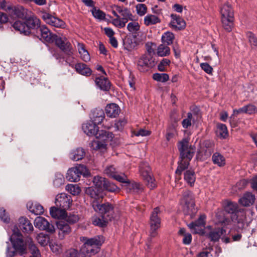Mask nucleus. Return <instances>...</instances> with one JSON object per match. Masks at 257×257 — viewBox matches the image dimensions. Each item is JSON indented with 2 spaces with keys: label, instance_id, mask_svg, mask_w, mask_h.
<instances>
[{
  "label": "nucleus",
  "instance_id": "f257e3e1",
  "mask_svg": "<svg viewBox=\"0 0 257 257\" xmlns=\"http://www.w3.org/2000/svg\"><path fill=\"white\" fill-rule=\"evenodd\" d=\"M178 148L180 152V162L176 170V174L180 175L186 169L192 159L196 148L194 145H189L188 140L184 139L178 143Z\"/></svg>",
  "mask_w": 257,
  "mask_h": 257
},
{
  "label": "nucleus",
  "instance_id": "f03ea898",
  "mask_svg": "<svg viewBox=\"0 0 257 257\" xmlns=\"http://www.w3.org/2000/svg\"><path fill=\"white\" fill-rule=\"evenodd\" d=\"M102 236H96L92 238L85 236L80 237V240L83 242L80 252L83 257H91L99 252L102 243Z\"/></svg>",
  "mask_w": 257,
  "mask_h": 257
},
{
  "label": "nucleus",
  "instance_id": "7ed1b4c3",
  "mask_svg": "<svg viewBox=\"0 0 257 257\" xmlns=\"http://www.w3.org/2000/svg\"><path fill=\"white\" fill-rule=\"evenodd\" d=\"M10 240L13 246H8L6 250L7 257H13L17 252L20 254L24 253L26 250V246L23 239V235L18 227L15 225L13 229V233L10 237Z\"/></svg>",
  "mask_w": 257,
  "mask_h": 257
},
{
  "label": "nucleus",
  "instance_id": "20e7f679",
  "mask_svg": "<svg viewBox=\"0 0 257 257\" xmlns=\"http://www.w3.org/2000/svg\"><path fill=\"white\" fill-rule=\"evenodd\" d=\"M111 13L116 18L113 19L111 23L115 27L123 28L128 20H134V16L127 8L114 5L111 7Z\"/></svg>",
  "mask_w": 257,
  "mask_h": 257
},
{
  "label": "nucleus",
  "instance_id": "39448f33",
  "mask_svg": "<svg viewBox=\"0 0 257 257\" xmlns=\"http://www.w3.org/2000/svg\"><path fill=\"white\" fill-rule=\"evenodd\" d=\"M25 21H16L12 26L13 28L23 34L25 35H29L31 33L32 30H38L41 26L40 20L34 15H28Z\"/></svg>",
  "mask_w": 257,
  "mask_h": 257
},
{
  "label": "nucleus",
  "instance_id": "423d86ee",
  "mask_svg": "<svg viewBox=\"0 0 257 257\" xmlns=\"http://www.w3.org/2000/svg\"><path fill=\"white\" fill-rule=\"evenodd\" d=\"M221 21L224 29L228 32L231 31L233 26L234 14L230 5H224L220 9Z\"/></svg>",
  "mask_w": 257,
  "mask_h": 257
},
{
  "label": "nucleus",
  "instance_id": "0eeeda50",
  "mask_svg": "<svg viewBox=\"0 0 257 257\" xmlns=\"http://www.w3.org/2000/svg\"><path fill=\"white\" fill-rule=\"evenodd\" d=\"M161 213L159 207L155 208L151 212L149 224L150 226V236L148 238V242H151L152 238L157 236L158 235V230L161 227V219L159 215Z\"/></svg>",
  "mask_w": 257,
  "mask_h": 257
},
{
  "label": "nucleus",
  "instance_id": "6e6552de",
  "mask_svg": "<svg viewBox=\"0 0 257 257\" xmlns=\"http://www.w3.org/2000/svg\"><path fill=\"white\" fill-rule=\"evenodd\" d=\"M88 174V170L86 166L79 165L68 170L66 178L69 181L76 182L80 180L81 175L85 176Z\"/></svg>",
  "mask_w": 257,
  "mask_h": 257
},
{
  "label": "nucleus",
  "instance_id": "1a4fd4ad",
  "mask_svg": "<svg viewBox=\"0 0 257 257\" xmlns=\"http://www.w3.org/2000/svg\"><path fill=\"white\" fill-rule=\"evenodd\" d=\"M140 172L147 186L151 189L156 187L155 179L152 177L151 169L147 162H143L140 165Z\"/></svg>",
  "mask_w": 257,
  "mask_h": 257
},
{
  "label": "nucleus",
  "instance_id": "9d476101",
  "mask_svg": "<svg viewBox=\"0 0 257 257\" xmlns=\"http://www.w3.org/2000/svg\"><path fill=\"white\" fill-rule=\"evenodd\" d=\"M92 207L96 212L111 220L113 218V207L109 203L99 204L97 201L92 202Z\"/></svg>",
  "mask_w": 257,
  "mask_h": 257
},
{
  "label": "nucleus",
  "instance_id": "9b49d317",
  "mask_svg": "<svg viewBox=\"0 0 257 257\" xmlns=\"http://www.w3.org/2000/svg\"><path fill=\"white\" fill-rule=\"evenodd\" d=\"M182 201L185 203L187 210L186 214L192 217L197 211L195 207L194 196L193 193L189 190L184 191Z\"/></svg>",
  "mask_w": 257,
  "mask_h": 257
},
{
  "label": "nucleus",
  "instance_id": "f8f14e48",
  "mask_svg": "<svg viewBox=\"0 0 257 257\" xmlns=\"http://www.w3.org/2000/svg\"><path fill=\"white\" fill-rule=\"evenodd\" d=\"M156 64L155 57L143 55L138 60L137 67L140 71L145 72L155 66Z\"/></svg>",
  "mask_w": 257,
  "mask_h": 257
},
{
  "label": "nucleus",
  "instance_id": "ddd939ff",
  "mask_svg": "<svg viewBox=\"0 0 257 257\" xmlns=\"http://www.w3.org/2000/svg\"><path fill=\"white\" fill-rule=\"evenodd\" d=\"M206 216L201 215L199 218L188 224V226L193 233L203 234L205 225Z\"/></svg>",
  "mask_w": 257,
  "mask_h": 257
},
{
  "label": "nucleus",
  "instance_id": "4468645a",
  "mask_svg": "<svg viewBox=\"0 0 257 257\" xmlns=\"http://www.w3.org/2000/svg\"><path fill=\"white\" fill-rule=\"evenodd\" d=\"M34 224L36 228H39L40 230H46L50 233H53L55 231V228L53 225L50 223L43 217H37L34 221Z\"/></svg>",
  "mask_w": 257,
  "mask_h": 257
},
{
  "label": "nucleus",
  "instance_id": "2eb2a0df",
  "mask_svg": "<svg viewBox=\"0 0 257 257\" xmlns=\"http://www.w3.org/2000/svg\"><path fill=\"white\" fill-rule=\"evenodd\" d=\"M72 203V199L70 195L65 193L58 194L55 198V204L57 207L68 209Z\"/></svg>",
  "mask_w": 257,
  "mask_h": 257
},
{
  "label": "nucleus",
  "instance_id": "dca6fc26",
  "mask_svg": "<svg viewBox=\"0 0 257 257\" xmlns=\"http://www.w3.org/2000/svg\"><path fill=\"white\" fill-rule=\"evenodd\" d=\"M56 226L58 231V238L60 240L64 239L67 236L69 235L72 229L67 222L60 220L57 222Z\"/></svg>",
  "mask_w": 257,
  "mask_h": 257
},
{
  "label": "nucleus",
  "instance_id": "f3484780",
  "mask_svg": "<svg viewBox=\"0 0 257 257\" xmlns=\"http://www.w3.org/2000/svg\"><path fill=\"white\" fill-rule=\"evenodd\" d=\"M42 19L47 24L53 27L59 28L65 27L66 24L63 20L54 17L49 13H44L42 15Z\"/></svg>",
  "mask_w": 257,
  "mask_h": 257
},
{
  "label": "nucleus",
  "instance_id": "a211bd4d",
  "mask_svg": "<svg viewBox=\"0 0 257 257\" xmlns=\"http://www.w3.org/2000/svg\"><path fill=\"white\" fill-rule=\"evenodd\" d=\"M123 183L125 184L124 188L127 193L139 194L144 190L143 185L139 182H131L127 178L126 181Z\"/></svg>",
  "mask_w": 257,
  "mask_h": 257
},
{
  "label": "nucleus",
  "instance_id": "6ab92c4d",
  "mask_svg": "<svg viewBox=\"0 0 257 257\" xmlns=\"http://www.w3.org/2000/svg\"><path fill=\"white\" fill-rule=\"evenodd\" d=\"M105 174L119 182L126 181L127 176L124 173H118L113 166H107L105 169Z\"/></svg>",
  "mask_w": 257,
  "mask_h": 257
},
{
  "label": "nucleus",
  "instance_id": "aec40b11",
  "mask_svg": "<svg viewBox=\"0 0 257 257\" xmlns=\"http://www.w3.org/2000/svg\"><path fill=\"white\" fill-rule=\"evenodd\" d=\"M54 41L56 45L66 55H71L73 54L72 46L69 42L64 40L62 38H59L57 36L55 38Z\"/></svg>",
  "mask_w": 257,
  "mask_h": 257
},
{
  "label": "nucleus",
  "instance_id": "412c9836",
  "mask_svg": "<svg viewBox=\"0 0 257 257\" xmlns=\"http://www.w3.org/2000/svg\"><path fill=\"white\" fill-rule=\"evenodd\" d=\"M28 10L23 6L18 5L12 6V10L9 13L10 15L13 17L24 20L28 15Z\"/></svg>",
  "mask_w": 257,
  "mask_h": 257
},
{
  "label": "nucleus",
  "instance_id": "4be33fe9",
  "mask_svg": "<svg viewBox=\"0 0 257 257\" xmlns=\"http://www.w3.org/2000/svg\"><path fill=\"white\" fill-rule=\"evenodd\" d=\"M38 30L40 32L42 39L47 42H53L55 38L57 37L56 34H52L49 29L44 25L40 26Z\"/></svg>",
  "mask_w": 257,
  "mask_h": 257
},
{
  "label": "nucleus",
  "instance_id": "5701e85b",
  "mask_svg": "<svg viewBox=\"0 0 257 257\" xmlns=\"http://www.w3.org/2000/svg\"><path fill=\"white\" fill-rule=\"evenodd\" d=\"M82 130L85 134L88 136H96L98 131V127L97 125L93 123L92 121H90L82 124Z\"/></svg>",
  "mask_w": 257,
  "mask_h": 257
},
{
  "label": "nucleus",
  "instance_id": "b1692460",
  "mask_svg": "<svg viewBox=\"0 0 257 257\" xmlns=\"http://www.w3.org/2000/svg\"><path fill=\"white\" fill-rule=\"evenodd\" d=\"M19 227L24 232L31 233L34 230V227L31 221L26 217H21L19 219Z\"/></svg>",
  "mask_w": 257,
  "mask_h": 257
},
{
  "label": "nucleus",
  "instance_id": "393cba45",
  "mask_svg": "<svg viewBox=\"0 0 257 257\" xmlns=\"http://www.w3.org/2000/svg\"><path fill=\"white\" fill-rule=\"evenodd\" d=\"M172 20L170 25L172 28L176 30H181L185 28L186 23L180 16L176 14H171Z\"/></svg>",
  "mask_w": 257,
  "mask_h": 257
},
{
  "label": "nucleus",
  "instance_id": "a878e982",
  "mask_svg": "<svg viewBox=\"0 0 257 257\" xmlns=\"http://www.w3.org/2000/svg\"><path fill=\"white\" fill-rule=\"evenodd\" d=\"M97 88L103 91H108L110 89L111 83L109 80L105 77H98L95 79Z\"/></svg>",
  "mask_w": 257,
  "mask_h": 257
},
{
  "label": "nucleus",
  "instance_id": "bb28decb",
  "mask_svg": "<svg viewBox=\"0 0 257 257\" xmlns=\"http://www.w3.org/2000/svg\"><path fill=\"white\" fill-rule=\"evenodd\" d=\"M120 112L119 106L115 103L107 104L105 107V113L109 117L115 118L118 115Z\"/></svg>",
  "mask_w": 257,
  "mask_h": 257
},
{
  "label": "nucleus",
  "instance_id": "cd10ccee",
  "mask_svg": "<svg viewBox=\"0 0 257 257\" xmlns=\"http://www.w3.org/2000/svg\"><path fill=\"white\" fill-rule=\"evenodd\" d=\"M75 71L79 74L88 77L92 74V70L89 67L83 63H77L75 65Z\"/></svg>",
  "mask_w": 257,
  "mask_h": 257
},
{
  "label": "nucleus",
  "instance_id": "c85d7f7f",
  "mask_svg": "<svg viewBox=\"0 0 257 257\" xmlns=\"http://www.w3.org/2000/svg\"><path fill=\"white\" fill-rule=\"evenodd\" d=\"M226 234V230L223 228H217L210 231L207 234V236L211 241H217L221 236Z\"/></svg>",
  "mask_w": 257,
  "mask_h": 257
},
{
  "label": "nucleus",
  "instance_id": "c756f323",
  "mask_svg": "<svg viewBox=\"0 0 257 257\" xmlns=\"http://www.w3.org/2000/svg\"><path fill=\"white\" fill-rule=\"evenodd\" d=\"M255 199L254 195L250 192H246L239 199V202L242 206L247 207L253 204Z\"/></svg>",
  "mask_w": 257,
  "mask_h": 257
},
{
  "label": "nucleus",
  "instance_id": "7c9ffc66",
  "mask_svg": "<svg viewBox=\"0 0 257 257\" xmlns=\"http://www.w3.org/2000/svg\"><path fill=\"white\" fill-rule=\"evenodd\" d=\"M231 218L233 221L237 223L243 224L246 220V210L243 208H240L233 215Z\"/></svg>",
  "mask_w": 257,
  "mask_h": 257
},
{
  "label": "nucleus",
  "instance_id": "2f4dec72",
  "mask_svg": "<svg viewBox=\"0 0 257 257\" xmlns=\"http://www.w3.org/2000/svg\"><path fill=\"white\" fill-rule=\"evenodd\" d=\"M29 210L35 215H41L44 212L43 207L37 202H29L27 204Z\"/></svg>",
  "mask_w": 257,
  "mask_h": 257
},
{
  "label": "nucleus",
  "instance_id": "473e14b6",
  "mask_svg": "<svg viewBox=\"0 0 257 257\" xmlns=\"http://www.w3.org/2000/svg\"><path fill=\"white\" fill-rule=\"evenodd\" d=\"M51 216L56 219H64L66 215V209L59 207H52L50 209Z\"/></svg>",
  "mask_w": 257,
  "mask_h": 257
},
{
  "label": "nucleus",
  "instance_id": "72a5a7b5",
  "mask_svg": "<svg viewBox=\"0 0 257 257\" xmlns=\"http://www.w3.org/2000/svg\"><path fill=\"white\" fill-rule=\"evenodd\" d=\"M105 117L104 112L102 109H96L92 113L91 119L96 125L101 123Z\"/></svg>",
  "mask_w": 257,
  "mask_h": 257
},
{
  "label": "nucleus",
  "instance_id": "f704fd0d",
  "mask_svg": "<svg viewBox=\"0 0 257 257\" xmlns=\"http://www.w3.org/2000/svg\"><path fill=\"white\" fill-rule=\"evenodd\" d=\"M224 208L226 212L231 214V215H234L239 209L236 203L228 200L224 202Z\"/></svg>",
  "mask_w": 257,
  "mask_h": 257
},
{
  "label": "nucleus",
  "instance_id": "c9c22d12",
  "mask_svg": "<svg viewBox=\"0 0 257 257\" xmlns=\"http://www.w3.org/2000/svg\"><path fill=\"white\" fill-rule=\"evenodd\" d=\"M137 42L131 37L125 38L123 41V49L128 52H131L136 47Z\"/></svg>",
  "mask_w": 257,
  "mask_h": 257
},
{
  "label": "nucleus",
  "instance_id": "e433bc0d",
  "mask_svg": "<svg viewBox=\"0 0 257 257\" xmlns=\"http://www.w3.org/2000/svg\"><path fill=\"white\" fill-rule=\"evenodd\" d=\"M184 179L190 186H193L196 180L195 172L192 170H187L184 173Z\"/></svg>",
  "mask_w": 257,
  "mask_h": 257
},
{
  "label": "nucleus",
  "instance_id": "4c0bfd02",
  "mask_svg": "<svg viewBox=\"0 0 257 257\" xmlns=\"http://www.w3.org/2000/svg\"><path fill=\"white\" fill-rule=\"evenodd\" d=\"M77 48L81 59L84 62H89L90 60V55L85 49L84 45L83 43H78Z\"/></svg>",
  "mask_w": 257,
  "mask_h": 257
},
{
  "label": "nucleus",
  "instance_id": "58836bf2",
  "mask_svg": "<svg viewBox=\"0 0 257 257\" xmlns=\"http://www.w3.org/2000/svg\"><path fill=\"white\" fill-rule=\"evenodd\" d=\"M216 135L221 139H226L228 136V132L227 126L225 124L218 123L217 124Z\"/></svg>",
  "mask_w": 257,
  "mask_h": 257
},
{
  "label": "nucleus",
  "instance_id": "ea45409f",
  "mask_svg": "<svg viewBox=\"0 0 257 257\" xmlns=\"http://www.w3.org/2000/svg\"><path fill=\"white\" fill-rule=\"evenodd\" d=\"M85 155V152L83 148H79L73 150L70 153V158L72 160L77 161L83 159Z\"/></svg>",
  "mask_w": 257,
  "mask_h": 257
},
{
  "label": "nucleus",
  "instance_id": "a19ab883",
  "mask_svg": "<svg viewBox=\"0 0 257 257\" xmlns=\"http://www.w3.org/2000/svg\"><path fill=\"white\" fill-rule=\"evenodd\" d=\"M27 243L29 249L32 253L33 257H40V252L36 244L33 241L32 238H28Z\"/></svg>",
  "mask_w": 257,
  "mask_h": 257
},
{
  "label": "nucleus",
  "instance_id": "79ce46f5",
  "mask_svg": "<svg viewBox=\"0 0 257 257\" xmlns=\"http://www.w3.org/2000/svg\"><path fill=\"white\" fill-rule=\"evenodd\" d=\"M236 111L237 113H245L252 114L257 112V107L254 105L249 104L236 110Z\"/></svg>",
  "mask_w": 257,
  "mask_h": 257
},
{
  "label": "nucleus",
  "instance_id": "37998d69",
  "mask_svg": "<svg viewBox=\"0 0 257 257\" xmlns=\"http://www.w3.org/2000/svg\"><path fill=\"white\" fill-rule=\"evenodd\" d=\"M108 220L106 217L102 215L101 217L95 216L92 218V222L93 225L102 227L107 225Z\"/></svg>",
  "mask_w": 257,
  "mask_h": 257
},
{
  "label": "nucleus",
  "instance_id": "c03bdc74",
  "mask_svg": "<svg viewBox=\"0 0 257 257\" xmlns=\"http://www.w3.org/2000/svg\"><path fill=\"white\" fill-rule=\"evenodd\" d=\"M212 160L214 164L219 167H223L225 165V159L219 153L216 152L214 153L212 157Z\"/></svg>",
  "mask_w": 257,
  "mask_h": 257
},
{
  "label": "nucleus",
  "instance_id": "a18cd8bd",
  "mask_svg": "<svg viewBox=\"0 0 257 257\" xmlns=\"http://www.w3.org/2000/svg\"><path fill=\"white\" fill-rule=\"evenodd\" d=\"M205 146L206 149L204 150V154L202 155L201 159L202 160H206L208 158L213 152V144L209 141H206L205 142Z\"/></svg>",
  "mask_w": 257,
  "mask_h": 257
},
{
  "label": "nucleus",
  "instance_id": "49530a36",
  "mask_svg": "<svg viewBox=\"0 0 257 257\" xmlns=\"http://www.w3.org/2000/svg\"><path fill=\"white\" fill-rule=\"evenodd\" d=\"M160 22L159 18L153 15H148L144 18V24L146 26L155 25Z\"/></svg>",
  "mask_w": 257,
  "mask_h": 257
},
{
  "label": "nucleus",
  "instance_id": "de8ad7c7",
  "mask_svg": "<svg viewBox=\"0 0 257 257\" xmlns=\"http://www.w3.org/2000/svg\"><path fill=\"white\" fill-rule=\"evenodd\" d=\"M157 55L160 57L168 56L170 54V49L168 45L160 44L157 48Z\"/></svg>",
  "mask_w": 257,
  "mask_h": 257
},
{
  "label": "nucleus",
  "instance_id": "09e8293b",
  "mask_svg": "<svg viewBox=\"0 0 257 257\" xmlns=\"http://www.w3.org/2000/svg\"><path fill=\"white\" fill-rule=\"evenodd\" d=\"M174 39V35L170 32H165L161 38L163 44H166L167 45H170L172 44L173 40Z\"/></svg>",
  "mask_w": 257,
  "mask_h": 257
},
{
  "label": "nucleus",
  "instance_id": "8fccbe9b",
  "mask_svg": "<svg viewBox=\"0 0 257 257\" xmlns=\"http://www.w3.org/2000/svg\"><path fill=\"white\" fill-rule=\"evenodd\" d=\"M177 131L173 125L168 127L167 129L166 138L167 141H170L171 139L177 136Z\"/></svg>",
  "mask_w": 257,
  "mask_h": 257
},
{
  "label": "nucleus",
  "instance_id": "3c124183",
  "mask_svg": "<svg viewBox=\"0 0 257 257\" xmlns=\"http://www.w3.org/2000/svg\"><path fill=\"white\" fill-rule=\"evenodd\" d=\"M106 144L103 141L98 140H94L91 143V148L94 150L105 149Z\"/></svg>",
  "mask_w": 257,
  "mask_h": 257
},
{
  "label": "nucleus",
  "instance_id": "603ef678",
  "mask_svg": "<svg viewBox=\"0 0 257 257\" xmlns=\"http://www.w3.org/2000/svg\"><path fill=\"white\" fill-rule=\"evenodd\" d=\"M36 238L41 246H45L48 244L49 237L47 234L41 232L37 235Z\"/></svg>",
  "mask_w": 257,
  "mask_h": 257
},
{
  "label": "nucleus",
  "instance_id": "864d4df0",
  "mask_svg": "<svg viewBox=\"0 0 257 257\" xmlns=\"http://www.w3.org/2000/svg\"><path fill=\"white\" fill-rule=\"evenodd\" d=\"M66 190L73 195H77L81 192L80 188L76 184H68Z\"/></svg>",
  "mask_w": 257,
  "mask_h": 257
},
{
  "label": "nucleus",
  "instance_id": "5fc2aeb1",
  "mask_svg": "<svg viewBox=\"0 0 257 257\" xmlns=\"http://www.w3.org/2000/svg\"><path fill=\"white\" fill-rule=\"evenodd\" d=\"M91 13L93 16L96 19L103 20L105 19V14L102 11L99 9H96L95 7L91 10Z\"/></svg>",
  "mask_w": 257,
  "mask_h": 257
},
{
  "label": "nucleus",
  "instance_id": "6e6d98bb",
  "mask_svg": "<svg viewBox=\"0 0 257 257\" xmlns=\"http://www.w3.org/2000/svg\"><path fill=\"white\" fill-rule=\"evenodd\" d=\"M49 246L52 251L56 254H59L62 251V245L61 243L57 241L50 242Z\"/></svg>",
  "mask_w": 257,
  "mask_h": 257
},
{
  "label": "nucleus",
  "instance_id": "4d7b16f0",
  "mask_svg": "<svg viewBox=\"0 0 257 257\" xmlns=\"http://www.w3.org/2000/svg\"><path fill=\"white\" fill-rule=\"evenodd\" d=\"M106 180V179L105 178L97 176L94 177L93 182L95 187L99 189L103 188Z\"/></svg>",
  "mask_w": 257,
  "mask_h": 257
},
{
  "label": "nucleus",
  "instance_id": "13d9d810",
  "mask_svg": "<svg viewBox=\"0 0 257 257\" xmlns=\"http://www.w3.org/2000/svg\"><path fill=\"white\" fill-rule=\"evenodd\" d=\"M153 78L159 82H165L169 79V75L166 73H154L153 75Z\"/></svg>",
  "mask_w": 257,
  "mask_h": 257
},
{
  "label": "nucleus",
  "instance_id": "bf43d9fd",
  "mask_svg": "<svg viewBox=\"0 0 257 257\" xmlns=\"http://www.w3.org/2000/svg\"><path fill=\"white\" fill-rule=\"evenodd\" d=\"M103 188L111 192L118 191L119 190V188L115 184L110 182L107 179L105 181V183H104V185Z\"/></svg>",
  "mask_w": 257,
  "mask_h": 257
},
{
  "label": "nucleus",
  "instance_id": "052dcab7",
  "mask_svg": "<svg viewBox=\"0 0 257 257\" xmlns=\"http://www.w3.org/2000/svg\"><path fill=\"white\" fill-rule=\"evenodd\" d=\"M140 26L137 22L129 23L127 25V30L131 33H137L140 30Z\"/></svg>",
  "mask_w": 257,
  "mask_h": 257
},
{
  "label": "nucleus",
  "instance_id": "680f3d73",
  "mask_svg": "<svg viewBox=\"0 0 257 257\" xmlns=\"http://www.w3.org/2000/svg\"><path fill=\"white\" fill-rule=\"evenodd\" d=\"M246 37L251 47H257V37L251 32L246 33Z\"/></svg>",
  "mask_w": 257,
  "mask_h": 257
},
{
  "label": "nucleus",
  "instance_id": "e2e57ef3",
  "mask_svg": "<svg viewBox=\"0 0 257 257\" xmlns=\"http://www.w3.org/2000/svg\"><path fill=\"white\" fill-rule=\"evenodd\" d=\"M62 257H80V256L77 249L71 248L64 252Z\"/></svg>",
  "mask_w": 257,
  "mask_h": 257
},
{
  "label": "nucleus",
  "instance_id": "0e129e2a",
  "mask_svg": "<svg viewBox=\"0 0 257 257\" xmlns=\"http://www.w3.org/2000/svg\"><path fill=\"white\" fill-rule=\"evenodd\" d=\"M64 178L61 173H57L55 175V179L53 181V184L56 187H59L63 184Z\"/></svg>",
  "mask_w": 257,
  "mask_h": 257
},
{
  "label": "nucleus",
  "instance_id": "69168bd1",
  "mask_svg": "<svg viewBox=\"0 0 257 257\" xmlns=\"http://www.w3.org/2000/svg\"><path fill=\"white\" fill-rule=\"evenodd\" d=\"M13 5L8 1L6 0H0V9L5 11L9 14L12 10Z\"/></svg>",
  "mask_w": 257,
  "mask_h": 257
},
{
  "label": "nucleus",
  "instance_id": "338daca9",
  "mask_svg": "<svg viewBox=\"0 0 257 257\" xmlns=\"http://www.w3.org/2000/svg\"><path fill=\"white\" fill-rule=\"evenodd\" d=\"M137 14L140 16H144L147 11V8L146 5L144 4H139L136 6Z\"/></svg>",
  "mask_w": 257,
  "mask_h": 257
},
{
  "label": "nucleus",
  "instance_id": "774afa93",
  "mask_svg": "<svg viewBox=\"0 0 257 257\" xmlns=\"http://www.w3.org/2000/svg\"><path fill=\"white\" fill-rule=\"evenodd\" d=\"M192 113L188 112L187 114V118H184L182 121V125L183 128H188L192 124Z\"/></svg>",
  "mask_w": 257,
  "mask_h": 257
}]
</instances>
